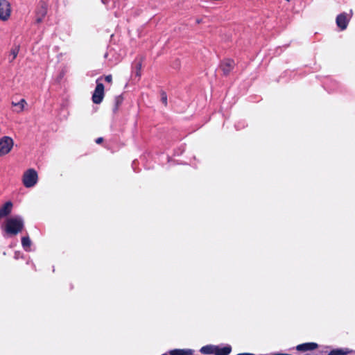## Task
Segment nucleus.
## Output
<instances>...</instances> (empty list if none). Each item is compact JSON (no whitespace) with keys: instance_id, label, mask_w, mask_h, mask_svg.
I'll return each mask as SVG.
<instances>
[{"instance_id":"1","label":"nucleus","mask_w":355,"mask_h":355,"mask_svg":"<svg viewBox=\"0 0 355 355\" xmlns=\"http://www.w3.org/2000/svg\"><path fill=\"white\" fill-rule=\"evenodd\" d=\"M2 228L8 235L15 236L24 229V221L19 217L10 218L6 220Z\"/></svg>"},{"instance_id":"2","label":"nucleus","mask_w":355,"mask_h":355,"mask_svg":"<svg viewBox=\"0 0 355 355\" xmlns=\"http://www.w3.org/2000/svg\"><path fill=\"white\" fill-rule=\"evenodd\" d=\"M37 173L33 168L28 169L23 175V184L26 188H31L35 186L37 182Z\"/></svg>"},{"instance_id":"3","label":"nucleus","mask_w":355,"mask_h":355,"mask_svg":"<svg viewBox=\"0 0 355 355\" xmlns=\"http://www.w3.org/2000/svg\"><path fill=\"white\" fill-rule=\"evenodd\" d=\"M14 145L13 139L8 136H3L0 139V157L8 154Z\"/></svg>"},{"instance_id":"4","label":"nucleus","mask_w":355,"mask_h":355,"mask_svg":"<svg viewBox=\"0 0 355 355\" xmlns=\"http://www.w3.org/2000/svg\"><path fill=\"white\" fill-rule=\"evenodd\" d=\"M105 96V87L103 83L99 82V78L96 80V86L92 94V101L94 104H100Z\"/></svg>"},{"instance_id":"5","label":"nucleus","mask_w":355,"mask_h":355,"mask_svg":"<svg viewBox=\"0 0 355 355\" xmlns=\"http://www.w3.org/2000/svg\"><path fill=\"white\" fill-rule=\"evenodd\" d=\"M11 5L8 0H0V19L7 21L11 15Z\"/></svg>"},{"instance_id":"6","label":"nucleus","mask_w":355,"mask_h":355,"mask_svg":"<svg viewBox=\"0 0 355 355\" xmlns=\"http://www.w3.org/2000/svg\"><path fill=\"white\" fill-rule=\"evenodd\" d=\"M48 6L46 2L40 1L35 10L37 24H40L47 14Z\"/></svg>"},{"instance_id":"7","label":"nucleus","mask_w":355,"mask_h":355,"mask_svg":"<svg viewBox=\"0 0 355 355\" xmlns=\"http://www.w3.org/2000/svg\"><path fill=\"white\" fill-rule=\"evenodd\" d=\"M350 20V17L346 12H342L336 17V22L338 27L344 31L347 28Z\"/></svg>"},{"instance_id":"8","label":"nucleus","mask_w":355,"mask_h":355,"mask_svg":"<svg viewBox=\"0 0 355 355\" xmlns=\"http://www.w3.org/2000/svg\"><path fill=\"white\" fill-rule=\"evenodd\" d=\"M235 62L231 59L223 60L220 64V69L222 70L225 76H227L234 68Z\"/></svg>"},{"instance_id":"9","label":"nucleus","mask_w":355,"mask_h":355,"mask_svg":"<svg viewBox=\"0 0 355 355\" xmlns=\"http://www.w3.org/2000/svg\"><path fill=\"white\" fill-rule=\"evenodd\" d=\"M318 345L315 343H305L297 345L296 349L300 352L311 351L317 349Z\"/></svg>"},{"instance_id":"10","label":"nucleus","mask_w":355,"mask_h":355,"mask_svg":"<svg viewBox=\"0 0 355 355\" xmlns=\"http://www.w3.org/2000/svg\"><path fill=\"white\" fill-rule=\"evenodd\" d=\"M12 208V203L10 201L6 202L1 208H0V218L6 217L8 216L11 211Z\"/></svg>"},{"instance_id":"11","label":"nucleus","mask_w":355,"mask_h":355,"mask_svg":"<svg viewBox=\"0 0 355 355\" xmlns=\"http://www.w3.org/2000/svg\"><path fill=\"white\" fill-rule=\"evenodd\" d=\"M232 352V347L230 345H226L224 347H220L216 345L214 355H229Z\"/></svg>"},{"instance_id":"12","label":"nucleus","mask_w":355,"mask_h":355,"mask_svg":"<svg viewBox=\"0 0 355 355\" xmlns=\"http://www.w3.org/2000/svg\"><path fill=\"white\" fill-rule=\"evenodd\" d=\"M193 350L190 349H175L169 351L170 355H192Z\"/></svg>"},{"instance_id":"13","label":"nucleus","mask_w":355,"mask_h":355,"mask_svg":"<svg viewBox=\"0 0 355 355\" xmlns=\"http://www.w3.org/2000/svg\"><path fill=\"white\" fill-rule=\"evenodd\" d=\"M352 352V350L347 348L334 349L329 352L328 355H347Z\"/></svg>"},{"instance_id":"14","label":"nucleus","mask_w":355,"mask_h":355,"mask_svg":"<svg viewBox=\"0 0 355 355\" xmlns=\"http://www.w3.org/2000/svg\"><path fill=\"white\" fill-rule=\"evenodd\" d=\"M11 105L12 106L17 107V110H16L15 111H16V112L19 113V112H21L24 110V107L27 105V103L24 98H21L19 101V102H18V103H15L12 101L11 103Z\"/></svg>"},{"instance_id":"15","label":"nucleus","mask_w":355,"mask_h":355,"mask_svg":"<svg viewBox=\"0 0 355 355\" xmlns=\"http://www.w3.org/2000/svg\"><path fill=\"white\" fill-rule=\"evenodd\" d=\"M216 345H207L203 346L200 352L203 354H215Z\"/></svg>"},{"instance_id":"16","label":"nucleus","mask_w":355,"mask_h":355,"mask_svg":"<svg viewBox=\"0 0 355 355\" xmlns=\"http://www.w3.org/2000/svg\"><path fill=\"white\" fill-rule=\"evenodd\" d=\"M31 241L28 236H23L21 238L22 247L26 252L31 251Z\"/></svg>"},{"instance_id":"17","label":"nucleus","mask_w":355,"mask_h":355,"mask_svg":"<svg viewBox=\"0 0 355 355\" xmlns=\"http://www.w3.org/2000/svg\"><path fill=\"white\" fill-rule=\"evenodd\" d=\"M144 57H140L139 58H137L135 59V69H136V76L138 77L141 76V71L142 67V62L144 61Z\"/></svg>"},{"instance_id":"18","label":"nucleus","mask_w":355,"mask_h":355,"mask_svg":"<svg viewBox=\"0 0 355 355\" xmlns=\"http://www.w3.org/2000/svg\"><path fill=\"white\" fill-rule=\"evenodd\" d=\"M123 96L121 95L116 96L114 98V107H113V112L114 113L118 112V110L119 109V107L123 103Z\"/></svg>"},{"instance_id":"19","label":"nucleus","mask_w":355,"mask_h":355,"mask_svg":"<svg viewBox=\"0 0 355 355\" xmlns=\"http://www.w3.org/2000/svg\"><path fill=\"white\" fill-rule=\"evenodd\" d=\"M19 51V46H15L10 49V55L12 57L10 60H9L10 62H12L14 61V60L17 58L18 53Z\"/></svg>"},{"instance_id":"20","label":"nucleus","mask_w":355,"mask_h":355,"mask_svg":"<svg viewBox=\"0 0 355 355\" xmlns=\"http://www.w3.org/2000/svg\"><path fill=\"white\" fill-rule=\"evenodd\" d=\"M161 96V101L163 103V104L166 106L167 105V94L166 93L162 90L160 92Z\"/></svg>"},{"instance_id":"21","label":"nucleus","mask_w":355,"mask_h":355,"mask_svg":"<svg viewBox=\"0 0 355 355\" xmlns=\"http://www.w3.org/2000/svg\"><path fill=\"white\" fill-rule=\"evenodd\" d=\"M105 80L109 83H112V76L111 74L105 76Z\"/></svg>"},{"instance_id":"22","label":"nucleus","mask_w":355,"mask_h":355,"mask_svg":"<svg viewBox=\"0 0 355 355\" xmlns=\"http://www.w3.org/2000/svg\"><path fill=\"white\" fill-rule=\"evenodd\" d=\"M103 140H104V139H103V137H98V138H97V139H96V141H96V143L97 144H102V143L103 142Z\"/></svg>"},{"instance_id":"23","label":"nucleus","mask_w":355,"mask_h":355,"mask_svg":"<svg viewBox=\"0 0 355 355\" xmlns=\"http://www.w3.org/2000/svg\"><path fill=\"white\" fill-rule=\"evenodd\" d=\"M202 22V19H196V24H200Z\"/></svg>"},{"instance_id":"24","label":"nucleus","mask_w":355,"mask_h":355,"mask_svg":"<svg viewBox=\"0 0 355 355\" xmlns=\"http://www.w3.org/2000/svg\"><path fill=\"white\" fill-rule=\"evenodd\" d=\"M245 355H254V354H250V353H245Z\"/></svg>"},{"instance_id":"25","label":"nucleus","mask_w":355,"mask_h":355,"mask_svg":"<svg viewBox=\"0 0 355 355\" xmlns=\"http://www.w3.org/2000/svg\"><path fill=\"white\" fill-rule=\"evenodd\" d=\"M237 355H244V353H241V354H239Z\"/></svg>"},{"instance_id":"26","label":"nucleus","mask_w":355,"mask_h":355,"mask_svg":"<svg viewBox=\"0 0 355 355\" xmlns=\"http://www.w3.org/2000/svg\"><path fill=\"white\" fill-rule=\"evenodd\" d=\"M286 1H290L291 0H286Z\"/></svg>"}]
</instances>
